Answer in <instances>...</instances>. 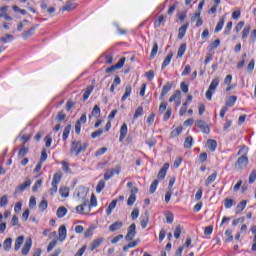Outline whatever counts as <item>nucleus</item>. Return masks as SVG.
I'll return each mask as SVG.
<instances>
[{
  "label": "nucleus",
  "instance_id": "58836bf2",
  "mask_svg": "<svg viewBox=\"0 0 256 256\" xmlns=\"http://www.w3.org/2000/svg\"><path fill=\"white\" fill-rule=\"evenodd\" d=\"M157 51H159V45L157 44V42H155L153 44V47H152V51H151V54H150V59H155V57L157 55Z\"/></svg>",
  "mask_w": 256,
  "mask_h": 256
},
{
  "label": "nucleus",
  "instance_id": "9b49d317",
  "mask_svg": "<svg viewBox=\"0 0 256 256\" xmlns=\"http://www.w3.org/2000/svg\"><path fill=\"white\" fill-rule=\"evenodd\" d=\"M39 27V24H36L34 26H32L29 30H26L22 33V38L24 40L29 39V37H33V35H35V31L37 30V28Z\"/></svg>",
  "mask_w": 256,
  "mask_h": 256
},
{
  "label": "nucleus",
  "instance_id": "680f3d73",
  "mask_svg": "<svg viewBox=\"0 0 256 256\" xmlns=\"http://www.w3.org/2000/svg\"><path fill=\"white\" fill-rule=\"evenodd\" d=\"M57 245V240H52L47 247V253H51L53 249H55V246Z\"/></svg>",
  "mask_w": 256,
  "mask_h": 256
},
{
  "label": "nucleus",
  "instance_id": "c756f323",
  "mask_svg": "<svg viewBox=\"0 0 256 256\" xmlns=\"http://www.w3.org/2000/svg\"><path fill=\"white\" fill-rule=\"evenodd\" d=\"M172 59H173V54H171V53L168 54L162 63L161 69H165V67H168V65H170Z\"/></svg>",
  "mask_w": 256,
  "mask_h": 256
},
{
  "label": "nucleus",
  "instance_id": "338daca9",
  "mask_svg": "<svg viewBox=\"0 0 256 256\" xmlns=\"http://www.w3.org/2000/svg\"><path fill=\"white\" fill-rule=\"evenodd\" d=\"M256 180V169L252 170V172L249 175V183H255Z\"/></svg>",
  "mask_w": 256,
  "mask_h": 256
},
{
  "label": "nucleus",
  "instance_id": "ea45409f",
  "mask_svg": "<svg viewBox=\"0 0 256 256\" xmlns=\"http://www.w3.org/2000/svg\"><path fill=\"white\" fill-rule=\"evenodd\" d=\"M237 102V96H230L226 101V107H233Z\"/></svg>",
  "mask_w": 256,
  "mask_h": 256
},
{
  "label": "nucleus",
  "instance_id": "bf43d9fd",
  "mask_svg": "<svg viewBox=\"0 0 256 256\" xmlns=\"http://www.w3.org/2000/svg\"><path fill=\"white\" fill-rule=\"evenodd\" d=\"M105 153H107V147H102L99 148L94 155L95 157H101V155H105Z\"/></svg>",
  "mask_w": 256,
  "mask_h": 256
},
{
  "label": "nucleus",
  "instance_id": "49530a36",
  "mask_svg": "<svg viewBox=\"0 0 256 256\" xmlns=\"http://www.w3.org/2000/svg\"><path fill=\"white\" fill-rule=\"evenodd\" d=\"M158 185H159V180H154L150 185L149 193L151 194L155 193V191H157Z\"/></svg>",
  "mask_w": 256,
  "mask_h": 256
},
{
  "label": "nucleus",
  "instance_id": "774afa93",
  "mask_svg": "<svg viewBox=\"0 0 256 256\" xmlns=\"http://www.w3.org/2000/svg\"><path fill=\"white\" fill-rule=\"evenodd\" d=\"M89 205H90V208L97 207V197H95V194H92Z\"/></svg>",
  "mask_w": 256,
  "mask_h": 256
},
{
  "label": "nucleus",
  "instance_id": "cd10ccee",
  "mask_svg": "<svg viewBox=\"0 0 256 256\" xmlns=\"http://www.w3.org/2000/svg\"><path fill=\"white\" fill-rule=\"evenodd\" d=\"M217 179V172H213L208 178L206 179V187H209L211 183H214V181Z\"/></svg>",
  "mask_w": 256,
  "mask_h": 256
},
{
  "label": "nucleus",
  "instance_id": "37998d69",
  "mask_svg": "<svg viewBox=\"0 0 256 256\" xmlns=\"http://www.w3.org/2000/svg\"><path fill=\"white\" fill-rule=\"evenodd\" d=\"M91 93H93V88H86L84 90V93H83V96H82L83 101H87V99H89Z\"/></svg>",
  "mask_w": 256,
  "mask_h": 256
},
{
  "label": "nucleus",
  "instance_id": "c03bdc74",
  "mask_svg": "<svg viewBox=\"0 0 256 256\" xmlns=\"http://www.w3.org/2000/svg\"><path fill=\"white\" fill-rule=\"evenodd\" d=\"M135 201H137V196L135 195V193H131L127 200V205L131 207L132 205H134Z\"/></svg>",
  "mask_w": 256,
  "mask_h": 256
},
{
  "label": "nucleus",
  "instance_id": "1a4fd4ad",
  "mask_svg": "<svg viewBox=\"0 0 256 256\" xmlns=\"http://www.w3.org/2000/svg\"><path fill=\"white\" fill-rule=\"evenodd\" d=\"M171 89H173V82H167L163 88H162V92L160 94V100L163 101L165 99V96L167 95V93H169L171 91Z\"/></svg>",
  "mask_w": 256,
  "mask_h": 256
},
{
  "label": "nucleus",
  "instance_id": "f03ea898",
  "mask_svg": "<svg viewBox=\"0 0 256 256\" xmlns=\"http://www.w3.org/2000/svg\"><path fill=\"white\" fill-rule=\"evenodd\" d=\"M217 87H219V78L218 77H216L212 80L208 90L206 91V99L208 101H211V99H213V93H215V90L217 89Z\"/></svg>",
  "mask_w": 256,
  "mask_h": 256
},
{
  "label": "nucleus",
  "instance_id": "423d86ee",
  "mask_svg": "<svg viewBox=\"0 0 256 256\" xmlns=\"http://www.w3.org/2000/svg\"><path fill=\"white\" fill-rule=\"evenodd\" d=\"M76 211L81 215H85V211H90L89 200H84L83 204L78 205Z\"/></svg>",
  "mask_w": 256,
  "mask_h": 256
},
{
  "label": "nucleus",
  "instance_id": "a18cd8bd",
  "mask_svg": "<svg viewBox=\"0 0 256 256\" xmlns=\"http://www.w3.org/2000/svg\"><path fill=\"white\" fill-rule=\"evenodd\" d=\"M181 97V91L180 90H176L174 92V94L169 98V102L173 103L174 101H177V99H179Z\"/></svg>",
  "mask_w": 256,
  "mask_h": 256
},
{
  "label": "nucleus",
  "instance_id": "13d9d810",
  "mask_svg": "<svg viewBox=\"0 0 256 256\" xmlns=\"http://www.w3.org/2000/svg\"><path fill=\"white\" fill-rule=\"evenodd\" d=\"M40 163H45L47 161V149L43 148L41 151Z\"/></svg>",
  "mask_w": 256,
  "mask_h": 256
},
{
  "label": "nucleus",
  "instance_id": "39448f33",
  "mask_svg": "<svg viewBox=\"0 0 256 256\" xmlns=\"http://www.w3.org/2000/svg\"><path fill=\"white\" fill-rule=\"evenodd\" d=\"M123 65H125V57L120 58V60L113 66L106 69V73H113L116 69H122Z\"/></svg>",
  "mask_w": 256,
  "mask_h": 256
},
{
  "label": "nucleus",
  "instance_id": "b1692460",
  "mask_svg": "<svg viewBox=\"0 0 256 256\" xmlns=\"http://www.w3.org/2000/svg\"><path fill=\"white\" fill-rule=\"evenodd\" d=\"M56 215L57 217H59V219H63V217L67 215V208H65L64 206L59 207L57 209Z\"/></svg>",
  "mask_w": 256,
  "mask_h": 256
},
{
  "label": "nucleus",
  "instance_id": "3c124183",
  "mask_svg": "<svg viewBox=\"0 0 256 256\" xmlns=\"http://www.w3.org/2000/svg\"><path fill=\"white\" fill-rule=\"evenodd\" d=\"M143 115V106H139L133 116V119H139Z\"/></svg>",
  "mask_w": 256,
  "mask_h": 256
},
{
  "label": "nucleus",
  "instance_id": "9d476101",
  "mask_svg": "<svg viewBox=\"0 0 256 256\" xmlns=\"http://www.w3.org/2000/svg\"><path fill=\"white\" fill-rule=\"evenodd\" d=\"M75 9H77V4L71 2L70 0L66 1V4L60 8V11H62V13H65V11L71 12V11H75Z\"/></svg>",
  "mask_w": 256,
  "mask_h": 256
},
{
  "label": "nucleus",
  "instance_id": "412c9836",
  "mask_svg": "<svg viewBox=\"0 0 256 256\" xmlns=\"http://www.w3.org/2000/svg\"><path fill=\"white\" fill-rule=\"evenodd\" d=\"M25 241V237L24 236H19L16 240H15V244H14V251H19L21 249V245H23V242Z\"/></svg>",
  "mask_w": 256,
  "mask_h": 256
},
{
  "label": "nucleus",
  "instance_id": "c85d7f7f",
  "mask_svg": "<svg viewBox=\"0 0 256 256\" xmlns=\"http://www.w3.org/2000/svg\"><path fill=\"white\" fill-rule=\"evenodd\" d=\"M225 25V17H222L219 19L214 32L219 33L223 29V26Z\"/></svg>",
  "mask_w": 256,
  "mask_h": 256
},
{
  "label": "nucleus",
  "instance_id": "5fc2aeb1",
  "mask_svg": "<svg viewBox=\"0 0 256 256\" xmlns=\"http://www.w3.org/2000/svg\"><path fill=\"white\" fill-rule=\"evenodd\" d=\"M172 114H173V109L168 108L163 116V121H169V119H171Z\"/></svg>",
  "mask_w": 256,
  "mask_h": 256
},
{
  "label": "nucleus",
  "instance_id": "6e6552de",
  "mask_svg": "<svg viewBox=\"0 0 256 256\" xmlns=\"http://www.w3.org/2000/svg\"><path fill=\"white\" fill-rule=\"evenodd\" d=\"M135 225H130L128 227V232L125 236L126 241H133L135 239V236L137 235V231L135 230Z\"/></svg>",
  "mask_w": 256,
  "mask_h": 256
},
{
  "label": "nucleus",
  "instance_id": "20e7f679",
  "mask_svg": "<svg viewBox=\"0 0 256 256\" xmlns=\"http://www.w3.org/2000/svg\"><path fill=\"white\" fill-rule=\"evenodd\" d=\"M196 127L200 128V131H202V133H204L205 135H209V133H211V128L209 127L207 122L203 120L196 121Z\"/></svg>",
  "mask_w": 256,
  "mask_h": 256
},
{
  "label": "nucleus",
  "instance_id": "f257e3e1",
  "mask_svg": "<svg viewBox=\"0 0 256 256\" xmlns=\"http://www.w3.org/2000/svg\"><path fill=\"white\" fill-rule=\"evenodd\" d=\"M87 147H89V144L74 140L70 145V153L75 157H79L81 153L87 151Z\"/></svg>",
  "mask_w": 256,
  "mask_h": 256
},
{
  "label": "nucleus",
  "instance_id": "6e6d98bb",
  "mask_svg": "<svg viewBox=\"0 0 256 256\" xmlns=\"http://www.w3.org/2000/svg\"><path fill=\"white\" fill-rule=\"evenodd\" d=\"M13 39V35L11 34H6L5 37H1L0 41L2 43H11V40Z\"/></svg>",
  "mask_w": 256,
  "mask_h": 256
},
{
  "label": "nucleus",
  "instance_id": "e2e57ef3",
  "mask_svg": "<svg viewBox=\"0 0 256 256\" xmlns=\"http://www.w3.org/2000/svg\"><path fill=\"white\" fill-rule=\"evenodd\" d=\"M41 185H43V180L41 179L37 180L32 187V191L37 192L39 190V187H41Z\"/></svg>",
  "mask_w": 256,
  "mask_h": 256
},
{
  "label": "nucleus",
  "instance_id": "69168bd1",
  "mask_svg": "<svg viewBox=\"0 0 256 256\" xmlns=\"http://www.w3.org/2000/svg\"><path fill=\"white\" fill-rule=\"evenodd\" d=\"M44 141L46 147H51V144L53 143V138L51 137V135H47L45 136Z\"/></svg>",
  "mask_w": 256,
  "mask_h": 256
},
{
  "label": "nucleus",
  "instance_id": "052dcab7",
  "mask_svg": "<svg viewBox=\"0 0 256 256\" xmlns=\"http://www.w3.org/2000/svg\"><path fill=\"white\" fill-rule=\"evenodd\" d=\"M101 135H103V129H98L91 133V138L97 139V137H101Z\"/></svg>",
  "mask_w": 256,
  "mask_h": 256
},
{
  "label": "nucleus",
  "instance_id": "ddd939ff",
  "mask_svg": "<svg viewBox=\"0 0 256 256\" xmlns=\"http://www.w3.org/2000/svg\"><path fill=\"white\" fill-rule=\"evenodd\" d=\"M127 133H129V130L127 128V124L124 123L120 128V136H119L120 143H123V141L125 140V137H127Z\"/></svg>",
  "mask_w": 256,
  "mask_h": 256
},
{
  "label": "nucleus",
  "instance_id": "c9c22d12",
  "mask_svg": "<svg viewBox=\"0 0 256 256\" xmlns=\"http://www.w3.org/2000/svg\"><path fill=\"white\" fill-rule=\"evenodd\" d=\"M233 205H235V200H233L231 198H226L224 200L225 209H231V207H233Z\"/></svg>",
  "mask_w": 256,
  "mask_h": 256
},
{
  "label": "nucleus",
  "instance_id": "473e14b6",
  "mask_svg": "<svg viewBox=\"0 0 256 256\" xmlns=\"http://www.w3.org/2000/svg\"><path fill=\"white\" fill-rule=\"evenodd\" d=\"M185 51H187V44L182 43L180 47L178 48L177 56L178 57H183L185 55Z\"/></svg>",
  "mask_w": 256,
  "mask_h": 256
},
{
  "label": "nucleus",
  "instance_id": "0e129e2a",
  "mask_svg": "<svg viewBox=\"0 0 256 256\" xmlns=\"http://www.w3.org/2000/svg\"><path fill=\"white\" fill-rule=\"evenodd\" d=\"M93 231H95V226H90L89 229L85 231L84 237H91V235H93Z\"/></svg>",
  "mask_w": 256,
  "mask_h": 256
},
{
  "label": "nucleus",
  "instance_id": "de8ad7c7",
  "mask_svg": "<svg viewBox=\"0 0 256 256\" xmlns=\"http://www.w3.org/2000/svg\"><path fill=\"white\" fill-rule=\"evenodd\" d=\"M47 207H49V203L47 202V200L43 199L39 204H38V208L40 211H45V209H47Z\"/></svg>",
  "mask_w": 256,
  "mask_h": 256
},
{
  "label": "nucleus",
  "instance_id": "603ef678",
  "mask_svg": "<svg viewBox=\"0 0 256 256\" xmlns=\"http://www.w3.org/2000/svg\"><path fill=\"white\" fill-rule=\"evenodd\" d=\"M155 116H156V114H155L154 112H152V113L148 116V118H147V120H146V123H147L149 126H151V125H153V123H155Z\"/></svg>",
  "mask_w": 256,
  "mask_h": 256
},
{
  "label": "nucleus",
  "instance_id": "72a5a7b5",
  "mask_svg": "<svg viewBox=\"0 0 256 256\" xmlns=\"http://www.w3.org/2000/svg\"><path fill=\"white\" fill-rule=\"evenodd\" d=\"M117 199H115V200H113L110 204H109V206H108V208H107V210H106V213H107V215H111V213L113 212V209H115V207H117Z\"/></svg>",
  "mask_w": 256,
  "mask_h": 256
},
{
  "label": "nucleus",
  "instance_id": "7ed1b4c3",
  "mask_svg": "<svg viewBox=\"0 0 256 256\" xmlns=\"http://www.w3.org/2000/svg\"><path fill=\"white\" fill-rule=\"evenodd\" d=\"M249 165V158L247 155H242L238 158V160L235 163V168L236 169H245Z\"/></svg>",
  "mask_w": 256,
  "mask_h": 256
},
{
  "label": "nucleus",
  "instance_id": "8fccbe9b",
  "mask_svg": "<svg viewBox=\"0 0 256 256\" xmlns=\"http://www.w3.org/2000/svg\"><path fill=\"white\" fill-rule=\"evenodd\" d=\"M7 205H9V198L4 195L0 198V207H7Z\"/></svg>",
  "mask_w": 256,
  "mask_h": 256
},
{
  "label": "nucleus",
  "instance_id": "a211bd4d",
  "mask_svg": "<svg viewBox=\"0 0 256 256\" xmlns=\"http://www.w3.org/2000/svg\"><path fill=\"white\" fill-rule=\"evenodd\" d=\"M206 145H207L209 151H211V153H215V151L217 150V141L216 140L208 139L206 142Z\"/></svg>",
  "mask_w": 256,
  "mask_h": 256
},
{
  "label": "nucleus",
  "instance_id": "7c9ffc66",
  "mask_svg": "<svg viewBox=\"0 0 256 256\" xmlns=\"http://www.w3.org/2000/svg\"><path fill=\"white\" fill-rule=\"evenodd\" d=\"M13 243V239L7 238L3 243L4 251H11V245Z\"/></svg>",
  "mask_w": 256,
  "mask_h": 256
},
{
  "label": "nucleus",
  "instance_id": "79ce46f5",
  "mask_svg": "<svg viewBox=\"0 0 256 256\" xmlns=\"http://www.w3.org/2000/svg\"><path fill=\"white\" fill-rule=\"evenodd\" d=\"M59 193L61 197H69V188L66 186H62L59 189Z\"/></svg>",
  "mask_w": 256,
  "mask_h": 256
},
{
  "label": "nucleus",
  "instance_id": "09e8293b",
  "mask_svg": "<svg viewBox=\"0 0 256 256\" xmlns=\"http://www.w3.org/2000/svg\"><path fill=\"white\" fill-rule=\"evenodd\" d=\"M105 189V180H100L96 186V193H101Z\"/></svg>",
  "mask_w": 256,
  "mask_h": 256
},
{
  "label": "nucleus",
  "instance_id": "e433bc0d",
  "mask_svg": "<svg viewBox=\"0 0 256 256\" xmlns=\"http://www.w3.org/2000/svg\"><path fill=\"white\" fill-rule=\"evenodd\" d=\"M251 33V25H246L242 31V39L245 40Z\"/></svg>",
  "mask_w": 256,
  "mask_h": 256
},
{
  "label": "nucleus",
  "instance_id": "4d7b16f0",
  "mask_svg": "<svg viewBox=\"0 0 256 256\" xmlns=\"http://www.w3.org/2000/svg\"><path fill=\"white\" fill-rule=\"evenodd\" d=\"M204 230V235H206V237H210V235L213 234V226H206L203 228Z\"/></svg>",
  "mask_w": 256,
  "mask_h": 256
},
{
  "label": "nucleus",
  "instance_id": "f3484780",
  "mask_svg": "<svg viewBox=\"0 0 256 256\" xmlns=\"http://www.w3.org/2000/svg\"><path fill=\"white\" fill-rule=\"evenodd\" d=\"M28 187H31V180L27 179L23 184L19 185L15 189V193H22V191H25Z\"/></svg>",
  "mask_w": 256,
  "mask_h": 256
},
{
  "label": "nucleus",
  "instance_id": "a878e982",
  "mask_svg": "<svg viewBox=\"0 0 256 256\" xmlns=\"http://www.w3.org/2000/svg\"><path fill=\"white\" fill-rule=\"evenodd\" d=\"M104 239L103 238H98L93 240L92 244H91V251H95V249H97V247L101 246V243H103Z\"/></svg>",
  "mask_w": 256,
  "mask_h": 256
},
{
  "label": "nucleus",
  "instance_id": "0eeeda50",
  "mask_svg": "<svg viewBox=\"0 0 256 256\" xmlns=\"http://www.w3.org/2000/svg\"><path fill=\"white\" fill-rule=\"evenodd\" d=\"M31 247H33V240L31 238H28L21 250L22 255H29V251H31Z\"/></svg>",
  "mask_w": 256,
  "mask_h": 256
},
{
  "label": "nucleus",
  "instance_id": "6ab92c4d",
  "mask_svg": "<svg viewBox=\"0 0 256 256\" xmlns=\"http://www.w3.org/2000/svg\"><path fill=\"white\" fill-rule=\"evenodd\" d=\"M119 175L120 171L117 169H109L105 172L104 174V181H109V179H111V177H113V175Z\"/></svg>",
  "mask_w": 256,
  "mask_h": 256
},
{
  "label": "nucleus",
  "instance_id": "f8f14e48",
  "mask_svg": "<svg viewBox=\"0 0 256 256\" xmlns=\"http://www.w3.org/2000/svg\"><path fill=\"white\" fill-rule=\"evenodd\" d=\"M168 169H169V163H165L163 167L160 169V171L158 172L157 178L159 181H163V179H165V177L167 176Z\"/></svg>",
  "mask_w": 256,
  "mask_h": 256
},
{
  "label": "nucleus",
  "instance_id": "bb28decb",
  "mask_svg": "<svg viewBox=\"0 0 256 256\" xmlns=\"http://www.w3.org/2000/svg\"><path fill=\"white\" fill-rule=\"evenodd\" d=\"M219 45H221V40L216 39L215 41H213L208 45V51H215V49H217Z\"/></svg>",
  "mask_w": 256,
  "mask_h": 256
},
{
  "label": "nucleus",
  "instance_id": "2eb2a0df",
  "mask_svg": "<svg viewBox=\"0 0 256 256\" xmlns=\"http://www.w3.org/2000/svg\"><path fill=\"white\" fill-rule=\"evenodd\" d=\"M76 196L78 199H82V201L85 200L87 197V188L80 186L76 191Z\"/></svg>",
  "mask_w": 256,
  "mask_h": 256
},
{
  "label": "nucleus",
  "instance_id": "4be33fe9",
  "mask_svg": "<svg viewBox=\"0 0 256 256\" xmlns=\"http://www.w3.org/2000/svg\"><path fill=\"white\" fill-rule=\"evenodd\" d=\"M62 178H63V174L61 172H56L53 175L52 185H59L61 183Z\"/></svg>",
  "mask_w": 256,
  "mask_h": 256
},
{
  "label": "nucleus",
  "instance_id": "864d4df0",
  "mask_svg": "<svg viewBox=\"0 0 256 256\" xmlns=\"http://www.w3.org/2000/svg\"><path fill=\"white\" fill-rule=\"evenodd\" d=\"M231 29H233V22L229 21L224 29V35H229V33H231Z\"/></svg>",
  "mask_w": 256,
  "mask_h": 256
},
{
  "label": "nucleus",
  "instance_id": "393cba45",
  "mask_svg": "<svg viewBox=\"0 0 256 256\" xmlns=\"http://www.w3.org/2000/svg\"><path fill=\"white\" fill-rule=\"evenodd\" d=\"M193 147V137L188 136L184 141V149H191Z\"/></svg>",
  "mask_w": 256,
  "mask_h": 256
},
{
  "label": "nucleus",
  "instance_id": "dca6fc26",
  "mask_svg": "<svg viewBox=\"0 0 256 256\" xmlns=\"http://www.w3.org/2000/svg\"><path fill=\"white\" fill-rule=\"evenodd\" d=\"M187 29H189V22L183 24L178 30V39H183L185 34L187 33Z\"/></svg>",
  "mask_w": 256,
  "mask_h": 256
},
{
  "label": "nucleus",
  "instance_id": "5701e85b",
  "mask_svg": "<svg viewBox=\"0 0 256 256\" xmlns=\"http://www.w3.org/2000/svg\"><path fill=\"white\" fill-rule=\"evenodd\" d=\"M71 133V124H68L63 131L62 134V141H67V139H69V135Z\"/></svg>",
  "mask_w": 256,
  "mask_h": 256
},
{
  "label": "nucleus",
  "instance_id": "aec40b11",
  "mask_svg": "<svg viewBox=\"0 0 256 256\" xmlns=\"http://www.w3.org/2000/svg\"><path fill=\"white\" fill-rule=\"evenodd\" d=\"M58 235L60 241H65L67 237V228L65 227V225L60 226L58 230Z\"/></svg>",
  "mask_w": 256,
  "mask_h": 256
},
{
  "label": "nucleus",
  "instance_id": "2f4dec72",
  "mask_svg": "<svg viewBox=\"0 0 256 256\" xmlns=\"http://www.w3.org/2000/svg\"><path fill=\"white\" fill-rule=\"evenodd\" d=\"M247 207V201L242 200L237 206H236V213H241V211H245V208Z\"/></svg>",
  "mask_w": 256,
  "mask_h": 256
},
{
  "label": "nucleus",
  "instance_id": "4468645a",
  "mask_svg": "<svg viewBox=\"0 0 256 256\" xmlns=\"http://www.w3.org/2000/svg\"><path fill=\"white\" fill-rule=\"evenodd\" d=\"M132 91H133V87L131 86V84H127L125 86L124 94L121 98V101H127V99H129V97H131Z\"/></svg>",
  "mask_w": 256,
  "mask_h": 256
},
{
  "label": "nucleus",
  "instance_id": "4c0bfd02",
  "mask_svg": "<svg viewBox=\"0 0 256 256\" xmlns=\"http://www.w3.org/2000/svg\"><path fill=\"white\" fill-rule=\"evenodd\" d=\"M141 221H140V225H148L149 224V212H145L142 216H141Z\"/></svg>",
  "mask_w": 256,
  "mask_h": 256
},
{
  "label": "nucleus",
  "instance_id": "a19ab883",
  "mask_svg": "<svg viewBox=\"0 0 256 256\" xmlns=\"http://www.w3.org/2000/svg\"><path fill=\"white\" fill-rule=\"evenodd\" d=\"M232 125H233V120L226 118L225 123L223 125V131L227 133Z\"/></svg>",
  "mask_w": 256,
  "mask_h": 256
},
{
  "label": "nucleus",
  "instance_id": "f704fd0d",
  "mask_svg": "<svg viewBox=\"0 0 256 256\" xmlns=\"http://www.w3.org/2000/svg\"><path fill=\"white\" fill-rule=\"evenodd\" d=\"M27 153H29V148H26L25 145H23L18 152L19 159H23Z\"/></svg>",
  "mask_w": 256,
  "mask_h": 256
}]
</instances>
